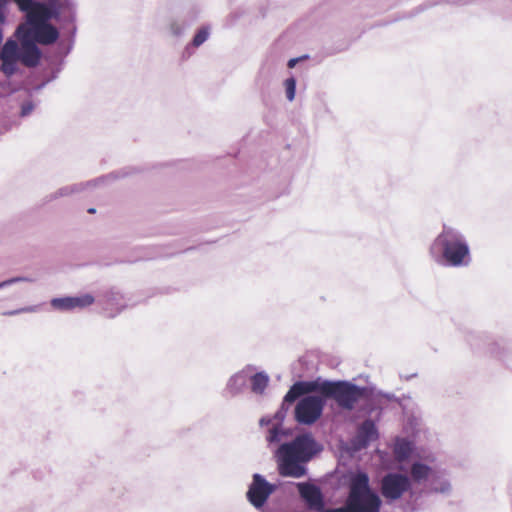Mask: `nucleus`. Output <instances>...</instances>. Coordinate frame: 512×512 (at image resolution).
<instances>
[{
  "label": "nucleus",
  "mask_w": 512,
  "mask_h": 512,
  "mask_svg": "<svg viewBox=\"0 0 512 512\" xmlns=\"http://www.w3.org/2000/svg\"><path fill=\"white\" fill-rule=\"evenodd\" d=\"M41 306H42L41 304L25 306V307L20 308V311L22 313H36V312L40 311Z\"/></svg>",
  "instance_id": "27"
},
{
  "label": "nucleus",
  "mask_w": 512,
  "mask_h": 512,
  "mask_svg": "<svg viewBox=\"0 0 512 512\" xmlns=\"http://www.w3.org/2000/svg\"><path fill=\"white\" fill-rule=\"evenodd\" d=\"M252 371L253 368L251 366H247L229 378L226 385V390L231 396H235L241 392V390L245 387L247 379L250 377Z\"/></svg>",
  "instance_id": "12"
},
{
  "label": "nucleus",
  "mask_w": 512,
  "mask_h": 512,
  "mask_svg": "<svg viewBox=\"0 0 512 512\" xmlns=\"http://www.w3.org/2000/svg\"><path fill=\"white\" fill-rule=\"evenodd\" d=\"M72 309H84L95 302L93 295L86 293L79 296H70Z\"/></svg>",
  "instance_id": "21"
},
{
  "label": "nucleus",
  "mask_w": 512,
  "mask_h": 512,
  "mask_svg": "<svg viewBox=\"0 0 512 512\" xmlns=\"http://www.w3.org/2000/svg\"><path fill=\"white\" fill-rule=\"evenodd\" d=\"M210 32L208 27H202L197 31L195 34L192 44L195 47H199L202 45L208 38H209Z\"/></svg>",
  "instance_id": "24"
},
{
  "label": "nucleus",
  "mask_w": 512,
  "mask_h": 512,
  "mask_svg": "<svg viewBox=\"0 0 512 512\" xmlns=\"http://www.w3.org/2000/svg\"><path fill=\"white\" fill-rule=\"evenodd\" d=\"M262 512H274L272 509L269 508H260Z\"/></svg>",
  "instance_id": "31"
},
{
  "label": "nucleus",
  "mask_w": 512,
  "mask_h": 512,
  "mask_svg": "<svg viewBox=\"0 0 512 512\" xmlns=\"http://www.w3.org/2000/svg\"><path fill=\"white\" fill-rule=\"evenodd\" d=\"M197 19L196 13H187L183 19H173L170 22L169 29L172 35L180 36L185 29Z\"/></svg>",
  "instance_id": "15"
},
{
  "label": "nucleus",
  "mask_w": 512,
  "mask_h": 512,
  "mask_svg": "<svg viewBox=\"0 0 512 512\" xmlns=\"http://www.w3.org/2000/svg\"><path fill=\"white\" fill-rule=\"evenodd\" d=\"M95 212V209L91 208L89 209V213H94Z\"/></svg>",
  "instance_id": "33"
},
{
  "label": "nucleus",
  "mask_w": 512,
  "mask_h": 512,
  "mask_svg": "<svg viewBox=\"0 0 512 512\" xmlns=\"http://www.w3.org/2000/svg\"><path fill=\"white\" fill-rule=\"evenodd\" d=\"M103 180L104 179L101 178V179L95 180L94 182H87L86 184H74V185H70V186H65V187L59 188L56 192H54L53 194H51L49 196V200H53V199H57V198H60V197H65V196H69L71 194L79 192L80 190L84 189V187H86V186H90V185L95 184L97 182H102Z\"/></svg>",
  "instance_id": "17"
},
{
  "label": "nucleus",
  "mask_w": 512,
  "mask_h": 512,
  "mask_svg": "<svg viewBox=\"0 0 512 512\" xmlns=\"http://www.w3.org/2000/svg\"><path fill=\"white\" fill-rule=\"evenodd\" d=\"M3 41V33H2V30L0 29V44L2 43Z\"/></svg>",
  "instance_id": "32"
},
{
  "label": "nucleus",
  "mask_w": 512,
  "mask_h": 512,
  "mask_svg": "<svg viewBox=\"0 0 512 512\" xmlns=\"http://www.w3.org/2000/svg\"><path fill=\"white\" fill-rule=\"evenodd\" d=\"M379 497L372 492L366 473L359 472L351 478L349 495L344 507L319 512H379Z\"/></svg>",
  "instance_id": "3"
},
{
  "label": "nucleus",
  "mask_w": 512,
  "mask_h": 512,
  "mask_svg": "<svg viewBox=\"0 0 512 512\" xmlns=\"http://www.w3.org/2000/svg\"><path fill=\"white\" fill-rule=\"evenodd\" d=\"M298 61H299L298 58H292L288 61L287 65L289 68H293V67H295V65L297 64Z\"/></svg>",
  "instance_id": "29"
},
{
  "label": "nucleus",
  "mask_w": 512,
  "mask_h": 512,
  "mask_svg": "<svg viewBox=\"0 0 512 512\" xmlns=\"http://www.w3.org/2000/svg\"><path fill=\"white\" fill-rule=\"evenodd\" d=\"M284 87L286 92V98L291 102L295 99L296 94V79L289 77L284 81Z\"/></svg>",
  "instance_id": "23"
},
{
  "label": "nucleus",
  "mask_w": 512,
  "mask_h": 512,
  "mask_svg": "<svg viewBox=\"0 0 512 512\" xmlns=\"http://www.w3.org/2000/svg\"><path fill=\"white\" fill-rule=\"evenodd\" d=\"M33 281H34V279H32L30 277H14V278L5 280L3 282H0V289L8 287V286H10L14 283H18V282H33Z\"/></svg>",
  "instance_id": "25"
},
{
  "label": "nucleus",
  "mask_w": 512,
  "mask_h": 512,
  "mask_svg": "<svg viewBox=\"0 0 512 512\" xmlns=\"http://www.w3.org/2000/svg\"><path fill=\"white\" fill-rule=\"evenodd\" d=\"M269 426L266 436L269 444L280 443L289 436V430L285 429L282 425L270 424Z\"/></svg>",
  "instance_id": "18"
},
{
  "label": "nucleus",
  "mask_w": 512,
  "mask_h": 512,
  "mask_svg": "<svg viewBox=\"0 0 512 512\" xmlns=\"http://www.w3.org/2000/svg\"><path fill=\"white\" fill-rule=\"evenodd\" d=\"M377 438V429L373 421H364L358 429L357 440L361 446L366 447Z\"/></svg>",
  "instance_id": "13"
},
{
  "label": "nucleus",
  "mask_w": 512,
  "mask_h": 512,
  "mask_svg": "<svg viewBox=\"0 0 512 512\" xmlns=\"http://www.w3.org/2000/svg\"><path fill=\"white\" fill-rule=\"evenodd\" d=\"M297 486L300 496L310 510L324 511L323 495L317 486L309 483H298Z\"/></svg>",
  "instance_id": "10"
},
{
  "label": "nucleus",
  "mask_w": 512,
  "mask_h": 512,
  "mask_svg": "<svg viewBox=\"0 0 512 512\" xmlns=\"http://www.w3.org/2000/svg\"><path fill=\"white\" fill-rule=\"evenodd\" d=\"M411 487L409 478L403 474H386V499H398Z\"/></svg>",
  "instance_id": "11"
},
{
  "label": "nucleus",
  "mask_w": 512,
  "mask_h": 512,
  "mask_svg": "<svg viewBox=\"0 0 512 512\" xmlns=\"http://www.w3.org/2000/svg\"><path fill=\"white\" fill-rule=\"evenodd\" d=\"M414 450V443L404 438H398L394 444V455L397 461L407 460Z\"/></svg>",
  "instance_id": "14"
},
{
  "label": "nucleus",
  "mask_w": 512,
  "mask_h": 512,
  "mask_svg": "<svg viewBox=\"0 0 512 512\" xmlns=\"http://www.w3.org/2000/svg\"><path fill=\"white\" fill-rule=\"evenodd\" d=\"M22 312L20 311V308L18 309H15V310H10V311H5L2 313V315L4 316H15V315H18V314H21Z\"/></svg>",
  "instance_id": "28"
},
{
  "label": "nucleus",
  "mask_w": 512,
  "mask_h": 512,
  "mask_svg": "<svg viewBox=\"0 0 512 512\" xmlns=\"http://www.w3.org/2000/svg\"><path fill=\"white\" fill-rule=\"evenodd\" d=\"M321 451L322 445L311 433L297 435L282 443L274 452L279 474L291 478L306 476L307 464Z\"/></svg>",
  "instance_id": "2"
},
{
  "label": "nucleus",
  "mask_w": 512,
  "mask_h": 512,
  "mask_svg": "<svg viewBox=\"0 0 512 512\" xmlns=\"http://www.w3.org/2000/svg\"><path fill=\"white\" fill-rule=\"evenodd\" d=\"M434 245L441 247L443 258L449 265L457 267L469 263V246L464 237L454 229L444 227L435 239Z\"/></svg>",
  "instance_id": "4"
},
{
  "label": "nucleus",
  "mask_w": 512,
  "mask_h": 512,
  "mask_svg": "<svg viewBox=\"0 0 512 512\" xmlns=\"http://www.w3.org/2000/svg\"><path fill=\"white\" fill-rule=\"evenodd\" d=\"M251 389L256 394H262L269 383V376L265 372L250 375Z\"/></svg>",
  "instance_id": "19"
},
{
  "label": "nucleus",
  "mask_w": 512,
  "mask_h": 512,
  "mask_svg": "<svg viewBox=\"0 0 512 512\" xmlns=\"http://www.w3.org/2000/svg\"><path fill=\"white\" fill-rule=\"evenodd\" d=\"M16 36L21 45L20 62L30 68L37 66L41 58V51L36 43L29 35H24L16 31Z\"/></svg>",
  "instance_id": "8"
},
{
  "label": "nucleus",
  "mask_w": 512,
  "mask_h": 512,
  "mask_svg": "<svg viewBox=\"0 0 512 512\" xmlns=\"http://www.w3.org/2000/svg\"><path fill=\"white\" fill-rule=\"evenodd\" d=\"M294 401H286V396L283 399V403L281 408L275 413V415L271 417H262L260 419V426L264 427L266 425L274 424V425H282L288 410V405L293 403Z\"/></svg>",
  "instance_id": "16"
},
{
  "label": "nucleus",
  "mask_w": 512,
  "mask_h": 512,
  "mask_svg": "<svg viewBox=\"0 0 512 512\" xmlns=\"http://www.w3.org/2000/svg\"><path fill=\"white\" fill-rule=\"evenodd\" d=\"M34 109V104L30 101L25 102L21 106V116L25 117L28 116Z\"/></svg>",
  "instance_id": "26"
},
{
  "label": "nucleus",
  "mask_w": 512,
  "mask_h": 512,
  "mask_svg": "<svg viewBox=\"0 0 512 512\" xmlns=\"http://www.w3.org/2000/svg\"><path fill=\"white\" fill-rule=\"evenodd\" d=\"M51 306L58 311L61 312H67L72 311V303H71V297H60V298H53L51 300Z\"/></svg>",
  "instance_id": "22"
},
{
  "label": "nucleus",
  "mask_w": 512,
  "mask_h": 512,
  "mask_svg": "<svg viewBox=\"0 0 512 512\" xmlns=\"http://www.w3.org/2000/svg\"><path fill=\"white\" fill-rule=\"evenodd\" d=\"M129 299L119 290L112 288L103 295V309L108 317H115L128 307Z\"/></svg>",
  "instance_id": "9"
},
{
  "label": "nucleus",
  "mask_w": 512,
  "mask_h": 512,
  "mask_svg": "<svg viewBox=\"0 0 512 512\" xmlns=\"http://www.w3.org/2000/svg\"><path fill=\"white\" fill-rule=\"evenodd\" d=\"M321 394L326 400L332 399L344 410H353L361 401L369 398V390L350 381H330L317 378L312 381L295 382L286 393V401H295L299 397L309 394Z\"/></svg>",
  "instance_id": "1"
},
{
  "label": "nucleus",
  "mask_w": 512,
  "mask_h": 512,
  "mask_svg": "<svg viewBox=\"0 0 512 512\" xmlns=\"http://www.w3.org/2000/svg\"><path fill=\"white\" fill-rule=\"evenodd\" d=\"M410 473L414 481L420 482L422 480H426L429 477L431 468L426 464L416 462L411 466Z\"/></svg>",
  "instance_id": "20"
},
{
  "label": "nucleus",
  "mask_w": 512,
  "mask_h": 512,
  "mask_svg": "<svg viewBox=\"0 0 512 512\" xmlns=\"http://www.w3.org/2000/svg\"><path fill=\"white\" fill-rule=\"evenodd\" d=\"M326 401L321 394L303 397L295 406V420L303 425L315 423L321 417Z\"/></svg>",
  "instance_id": "5"
},
{
  "label": "nucleus",
  "mask_w": 512,
  "mask_h": 512,
  "mask_svg": "<svg viewBox=\"0 0 512 512\" xmlns=\"http://www.w3.org/2000/svg\"><path fill=\"white\" fill-rule=\"evenodd\" d=\"M275 490V484L269 483L261 474L255 473L246 496L250 504L259 510Z\"/></svg>",
  "instance_id": "6"
},
{
  "label": "nucleus",
  "mask_w": 512,
  "mask_h": 512,
  "mask_svg": "<svg viewBox=\"0 0 512 512\" xmlns=\"http://www.w3.org/2000/svg\"><path fill=\"white\" fill-rule=\"evenodd\" d=\"M380 489L382 494H384V479L380 481Z\"/></svg>",
  "instance_id": "30"
},
{
  "label": "nucleus",
  "mask_w": 512,
  "mask_h": 512,
  "mask_svg": "<svg viewBox=\"0 0 512 512\" xmlns=\"http://www.w3.org/2000/svg\"><path fill=\"white\" fill-rule=\"evenodd\" d=\"M21 46L15 40L8 39L0 51V60L2 62L1 72L10 77L17 71V63L20 61Z\"/></svg>",
  "instance_id": "7"
}]
</instances>
